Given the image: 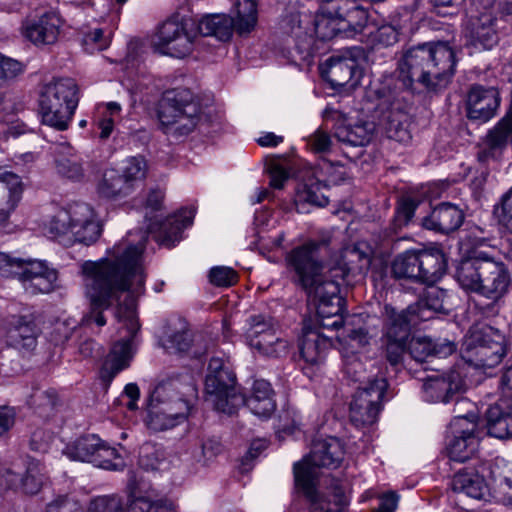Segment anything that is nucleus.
I'll use <instances>...</instances> for the list:
<instances>
[{
    "mask_svg": "<svg viewBox=\"0 0 512 512\" xmlns=\"http://www.w3.org/2000/svg\"><path fill=\"white\" fill-rule=\"evenodd\" d=\"M145 241L138 244L119 242L108 251L106 258L87 261L82 266L85 275L86 295L90 300V312L86 323L104 326L103 311L117 303L115 317L125 330L106 356L100 370V378L109 385L114 377L129 366L132 359V342L139 330L135 312V296L141 294L145 284L143 251Z\"/></svg>",
    "mask_w": 512,
    "mask_h": 512,
    "instance_id": "obj_1",
    "label": "nucleus"
},
{
    "mask_svg": "<svg viewBox=\"0 0 512 512\" xmlns=\"http://www.w3.org/2000/svg\"><path fill=\"white\" fill-rule=\"evenodd\" d=\"M317 244L307 242L291 250L286 257L288 268L295 274V282L305 291L309 301L316 306L318 324L321 328L331 329L340 342L352 347H362L368 343V333L363 327L354 328L356 316L343 317V299L339 295V284L327 279L321 272L315 252Z\"/></svg>",
    "mask_w": 512,
    "mask_h": 512,
    "instance_id": "obj_2",
    "label": "nucleus"
},
{
    "mask_svg": "<svg viewBox=\"0 0 512 512\" xmlns=\"http://www.w3.org/2000/svg\"><path fill=\"white\" fill-rule=\"evenodd\" d=\"M343 456L344 450L337 438L317 439L310 454L294 465L295 482L309 499L310 512H341L346 507V496L338 485L322 492L315 491L313 487L317 477L316 468L335 469L341 464Z\"/></svg>",
    "mask_w": 512,
    "mask_h": 512,
    "instance_id": "obj_3",
    "label": "nucleus"
},
{
    "mask_svg": "<svg viewBox=\"0 0 512 512\" xmlns=\"http://www.w3.org/2000/svg\"><path fill=\"white\" fill-rule=\"evenodd\" d=\"M455 66V51L448 43H425L404 53L399 62L398 79L407 89L419 83L429 90H437L450 82Z\"/></svg>",
    "mask_w": 512,
    "mask_h": 512,
    "instance_id": "obj_4",
    "label": "nucleus"
},
{
    "mask_svg": "<svg viewBox=\"0 0 512 512\" xmlns=\"http://www.w3.org/2000/svg\"><path fill=\"white\" fill-rule=\"evenodd\" d=\"M443 291L432 288L425 297L405 310L386 304L383 310L386 357L393 366L401 363L406 352L411 326L431 318V312L444 311Z\"/></svg>",
    "mask_w": 512,
    "mask_h": 512,
    "instance_id": "obj_5",
    "label": "nucleus"
},
{
    "mask_svg": "<svg viewBox=\"0 0 512 512\" xmlns=\"http://www.w3.org/2000/svg\"><path fill=\"white\" fill-rule=\"evenodd\" d=\"M182 384L178 379L159 383L150 395L146 424L153 431H165L183 423L189 414L187 397L194 396L196 389L187 376Z\"/></svg>",
    "mask_w": 512,
    "mask_h": 512,
    "instance_id": "obj_6",
    "label": "nucleus"
},
{
    "mask_svg": "<svg viewBox=\"0 0 512 512\" xmlns=\"http://www.w3.org/2000/svg\"><path fill=\"white\" fill-rule=\"evenodd\" d=\"M457 280L462 288L497 300L506 293L510 276L502 261L480 252L461 261L457 269Z\"/></svg>",
    "mask_w": 512,
    "mask_h": 512,
    "instance_id": "obj_7",
    "label": "nucleus"
},
{
    "mask_svg": "<svg viewBox=\"0 0 512 512\" xmlns=\"http://www.w3.org/2000/svg\"><path fill=\"white\" fill-rule=\"evenodd\" d=\"M368 22V11L357 0H324L314 20V31L321 40L337 35L354 37Z\"/></svg>",
    "mask_w": 512,
    "mask_h": 512,
    "instance_id": "obj_8",
    "label": "nucleus"
},
{
    "mask_svg": "<svg viewBox=\"0 0 512 512\" xmlns=\"http://www.w3.org/2000/svg\"><path fill=\"white\" fill-rule=\"evenodd\" d=\"M78 105L74 79L57 78L43 85L39 96L42 123L58 131L67 130Z\"/></svg>",
    "mask_w": 512,
    "mask_h": 512,
    "instance_id": "obj_9",
    "label": "nucleus"
},
{
    "mask_svg": "<svg viewBox=\"0 0 512 512\" xmlns=\"http://www.w3.org/2000/svg\"><path fill=\"white\" fill-rule=\"evenodd\" d=\"M158 118L166 134L182 137L199 123L201 108L189 89H173L165 92L161 99Z\"/></svg>",
    "mask_w": 512,
    "mask_h": 512,
    "instance_id": "obj_10",
    "label": "nucleus"
},
{
    "mask_svg": "<svg viewBox=\"0 0 512 512\" xmlns=\"http://www.w3.org/2000/svg\"><path fill=\"white\" fill-rule=\"evenodd\" d=\"M0 276L17 279L31 295L52 292L58 278L57 272L45 262L23 259L6 252H0Z\"/></svg>",
    "mask_w": 512,
    "mask_h": 512,
    "instance_id": "obj_11",
    "label": "nucleus"
},
{
    "mask_svg": "<svg viewBox=\"0 0 512 512\" xmlns=\"http://www.w3.org/2000/svg\"><path fill=\"white\" fill-rule=\"evenodd\" d=\"M197 29L188 18H170L164 21L152 38L155 52L174 58H184L194 48Z\"/></svg>",
    "mask_w": 512,
    "mask_h": 512,
    "instance_id": "obj_12",
    "label": "nucleus"
},
{
    "mask_svg": "<svg viewBox=\"0 0 512 512\" xmlns=\"http://www.w3.org/2000/svg\"><path fill=\"white\" fill-rule=\"evenodd\" d=\"M205 390L218 411L232 414L244 403V396L236 387L235 375L220 358H212L209 362Z\"/></svg>",
    "mask_w": 512,
    "mask_h": 512,
    "instance_id": "obj_13",
    "label": "nucleus"
},
{
    "mask_svg": "<svg viewBox=\"0 0 512 512\" xmlns=\"http://www.w3.org/2000/svg\"><path fill=\"white\" fill-rule=\"evenodd\" d=\"M388 383L384 378L368 380L355 392L350 403V420L356 427L374 424L382 408Z\"/></svg>",
    "mask_w": 512,
    "mask_h": 512,
    "instance_id": "obj_14",
    "label": "nucleus"
},
{
    "mask_svg": "<svg viewBox=\"0 0 512 512\" xmlns=\"http://www.w3.org/2000/svg\"><path fill=\"white\" fill-rule=\"evenodd\" d=\"M246 339L253 350L266 357H281L288 351V342L277 333V323L269 316H251Z\"/></svg>",
    "mask_w": 512,
    "mask_h": 512,
    "instance_id": "obj_15",
    "label": "nucleus"
},
{
    "mask_svg": "<svg viewBox=\"0 0 512 512\" xmlns=\"http://www.w3.org/2000/svg\"><path fill=\"white\" fill-rule=\"evenodd\" d=\"M305 22L308 23V17L304 15ZM304 20L300 13H292L283 18L281 28L290 39H287L288 54L287 58L291 63L304 68L313 64L315 50L313 47L314 39L308 33L307 28L303 27Z\"/></svg>",
    "mask_w": 512,
    "mask_h": 512,
    "instance_id": "obj_16",
    "label": "nucleus"
},
{
    "mask_svg": "<svg viewBox=\"0 0 512 512\" xmlns=\"http://www.w3.org/2000/svg\"><path fill=\"white\" fill-rule=\"evenodd\" d=\"M469 346H472V361L477 368H493L505 355L503 336L487 325L471 331Z\"/></svg>",
    "mask_w": 512,
    "mask_h": 512,
    "instance_id": "obj_17",
    "label": "nucleus"
},
{
    "mask_svg": "<svg viewBox=\"0 0 512 512\" xmlns=\"http://www.w3.org/2000/svg\"><path fill=\"white\" fill-rule=\"evenodd\" d=\"M477 424L467 417H456L449 426L446 451L450 460L465 462L478 450L479 440L476 436Z\"/></svg>",
    "mask_w": 512,
    "mask_h": 512,
    "instance_id": "obj_18",
    "label": "nucleus"
},
{
    "mask_svg": "<svg viewBox=\"0 0 512 512\" xmlns=\"http://www.w3.org/2000/svg\"><path fill=\"white\" fill-rule=\"evenodd\" d=\"M465 389V381L456 369L441 375L428 376L422 385L423 399L431 403H448L458 400Z\"/></svg>",
    "mask_w": 512,
    "mask_h": 512,
    "instance_id": "obj_19",
    "label": "nucleus"
},
{
    "mask_svg": "<svg viewBox=\"0 0 512 512\" xmlns=\"http://www.w3.org/2000/svg\"><path fill=\"white\" fill-rule=\"evenodd\" d=\"M479 10V15L473 17L469 26V38L476 48L491 49L498 41L495 29L494 10L496 0H472Z\"/></svg>",
    "mask_w": 512,
    "mask_h": 512,
    "instance_id": "obj_20",
    "label": "nucleus"
},
{
    "mask_svg": "<svg viewBox=\"0 0 512 512\" xmlns=\"http://www.w3.org/2000/svg\"><path fill=\"white\" fill-rule=\"evenodd\" d=\"M317 244L315 252L316 258L321 265L327 279L335 280L338 284L339 279H345L348 276H356L368 270L371 260L367 252L361 249L360 245L345 247L340 255L338 262L334 266L324 265L318 258V249L322 243L313 241Z\"/></svg>",
    "mask_w": 512,
    "mask_h": 512,
    "instance_id": "obj_21",
    "label": "nucleus"
},
{
    "mask_svg": "<svg viewBox=\"0 0 512 512\" xmlns=\"http://www.w3.org/2000/svg\"><path fill=\"white\" fill-rule=\"evenodd\" d=\"M41 314L37 312L13 316L6 331V342L19 351L31 352L41 334Z\"/></svg>",
    "mask_w": 512,
    "mask_h": 512,
    "instance_id": "obj_22",
    "label": "nucleus"
},
{
    "mask_svg": "<svg viewBox=\"0 0 512 512\" xmlns=\"http://www.w3.org/2000/svg\"><path fill=\"white\" fill-rule=\"evenodd\" d=\"M128 505L123 507L122 497L118 495H104L93 499L88 512H93L96 502L99 500L115 499L119 501V508L115 512H171L172 503L166 500H153L150 493L142 494L135 476H131L127 484Z\"/></svg>",
    "mask_w": 512,
    "mask_h": 512,
    "instance_id": "obj_23",
    "label": "nucleus"
},
{
    "mask_svg": "<svg viewBox=\"0 0 512 512\" xmlns=\"http://www.w3.org/2000/svg\"><path fill=\"white\" fill-rule=\"evenodd\" d=\"M323 78L332 88L354 89L362 77L357 61L351 56H332L322 68Z\"/></svg>",
    "mask_w": 512,
    "mask_h": 512,
    "instance_id": "obj_24",
    "label": "nucleus"
},
{
    "mask_svg": "<svg viewBox=\"0 0 512 512\" xmlns=\"http://www.w3.org/2000/svg\"><path fill=\"white\" fill-rule=\"evenodd\" d=\"M195 212L194 207L181 209L162 222H151L147 227L148 232L160 245L173 247L180 241L183 229L192 224Z\"/></svg>",
    "mask_w": 512,
    "mask_h": 512,
    "instance_id": "obj_25",
    "label": "nucleus"
},
{
    "mask_svg": "<svg viewBox=\"0 0 512 512\" xmlns=\"http://www.w3.org/2000/svg\"><path fill=\"white\" fill-rule=\"evenodd\" d=\"M488 470L485 463L465 467L457 471L451 481L454 492L463 493L473 499L481 500L489 496V485L484 472Z\"/></svg>",
    "mask_w": 512,
    "mask_h": 512,
    "instance_id": "obj_26",
    "label": "nucleus"
},
{
    "mask_svg": "<svg viewBox=\"0 0 512 512\" xmlns=\"http://www.w3.org/2000/svg\"><path fill=\"white\" fill-rule=\"evenodd\" d=\"M499 103V93L495 88L474 86L468 93L467 116L472 120L486 122L495 115Z\"/></svg>",
    "mask_w": 512,
    "mask_h": 512,
    "instance_id": "obj_27",
    "label": "nucleus"
},
{
    "mask_svg": "<svg viewBox=\"0 0 512 512\" xmlns=\"http://www.w3.org/2000/svg\"><path fill=\"white\" fill-rule=\"evenodd\" d=\"M54 165L58 175L63 178L80 181L85 175L84 162L76 149L67 141L55 144Z\"/></svg>",
    "mask_w": 512,
    "mask_h": 512,
    "instance_id": "obj_28",
    "label": "nucleus"
},
{
    "mask_svg": "<svg viewBox=\"0 0 512 512\" xmlns=\"http://www.w3.org/2000/svg\"><path fill=\"white\" fill-rule=\"evenodd\" d=\"M61 26L60 18L54 13H45L38 18L27 20L23 25L24 35L35 45H50L56 42Z\"/></svg>",
    "mask_w": 512,
    "mask_h": 512,
    "instance_id": "obj_29",
    "label": "nucleus"
},
{
    "mask_svg": "<svg viewBox=\"0 0 512 512\" xmlns=\"http://www.w3.org/2000/svg\"><path fill=\"white\" fill-rule=\"evenodd\" d=\"M74 228L71 241L84 244L95 242L101 233L99 222L92 207L86 203L73 204Z\"/></svg>",
    "mask_w": 512,
    "mask_h": 512,
    "instance_id": "obj_30",
    "label": "nucleus"
},
{
    "mask_svg": "<svg viewBox=\"0 0 512 512\" xmlns=\"http://www.w3.org/2000/svg\"><path fill=\"white\" fill-rule=\"evenodd\" d=\"M464 221L463 211L454 204L441 203L423 218L422 226L428 230L448 234L457 230Z\"/></svg>",
    "mask_w": 512,
    "mask_h": 512,
    "instance_id": "obj_31",
    "label": "nucleus"
},
{
    "mask_svg": "<svg viewBox=\"0 0 512 512\" xmlns=\"http://www.w3.org/2000/svg\"><path fill=\"white\" fill-rule=\"evenodd\" d=\"M486 428L490 436L498 439L512 438V400L500 399L486 413Z\"/></svg>",
    "mask_w": 512,
    "mask_h": 512,
    "instance_id": "obj_32",
    "label": "nucleus"
},
{
    "mask_svg": "<svg viewBox=\"0 0 512 512\" xmlns=\"http://www.w3.org/2000/svg\"><path fill=\"white\" fill-rule=\"evenodd\" d=\"M251 412L260 418H269L276 410L274 392L269 382L260 379L255 380L251 394L244 397V403Z\"/></svg>",
    "mask_w": 512,
    "mask_h": 512,
    "instance_id": "obj_33",
    "label": "nucleus"
},
{
    "mask_svg": "<svg viewBox=\"0 0 512 512\" xmlns=\"http://www.w3.org/2000/svg\"><path fill=\"white\" fill-rule=\"evenodd\" d=\"M421 282L434 284L445 273L447 261L443 251L437 247L418 251Z\"/></svg>",
    "mask_w": 512,
    "mask_h": 512,
    "instance_id": "obj_34",
    "label": "nucleus"
},
{
    "mask_svg": "<svg viewBox=\"0 0 512 512\" xmlns=\"http://www.w3.org/2000/svg\"><path fill=\"white\" fill-rule=\"evenodd\" d=\"M330 337L321 334L318 330L305 329L301 344L300 353L302 358L311 365L321 363L330 347Z\"/></svg>",
    "mask_w": 512,
    "mask_h": 512,
    "instance_id": "obj_35",
    "label": "nucleus"
},
{
    "mask_svg": "<svg viewBox=\"0 0 512 512\" xmlns=\"http://www.w3.org/2000/svg\"><path fill=\"white\" fill-rule=\"evenodd\" d=\"M374 130V123L369 121L340 124L335 130V137L338 141L351 146H364L370 142Z\"/></svg>",
    "mask_w": 512,
    "mask_h": 512,
    "instance_id": "obj_36",
    "label": "nucleus"
},
{
    "mask_svg": "<svg viewBox=\"0 0 512 512\" xmlns=\"http://www.w3.org/2000/svg\"><path fill=\"white\" fill-rule=\"evenodd\" d=\"M97 189L102 197L114 200L125 198L134 192L122 174L114 169L104 172Z\"/></svg>",
    "mask_w": 512,
    "mask_h": 512,
    "instance_id": "obj_37",
    "label": "nucleus"
},
{
    "mask_svg": "<svg viewBox=\"0 0 512 512\" xmlns=\"http://www.w3.org/2000/svg\"><path fill=\"white\" fill-rule=\"evenodd\" d=\"M198 31L204 36H214L221 41H227L235 31V25L232 18L226 14H212L200 20Z\"/></svg>",
    "mask_w": 512,
    "mask_h": 512,
    "instance_id": "obj_38",
    "label": "nucleus"
},
{
    "mask_svg": "<svg viewBox=\"0 0 512 512\" xmlns=\"http://www.w3.org/2000/svg\"><path fill=\"white\" fill-rule=\"evenodd\" d=\"M257 0H237L235 3V15L231 17L235 31L239 35L249 34L254 30L258 21Z\"/></svg>",
    "mask_w": 512,
    "mask_h": 512,
    "instance_id": "obj_39",
    "label": "nucleus"
},
{
    "mask_svg": "<svg viewBox=\"0 0 512 512\" xmlns=\"http://www.w3.org/2000/svg\"><path fill=\"white\" fill-rule=\"evenodd\" d=\"M74 228L73 204L68 208L60 209L45 225V231L49 237L54 239H61L67 237L71 242Z\"/></svg>",
    "mask_w": 512,
    "mask_h": 512,
    "instance_id": "obj_40",
    "label": "nucleus"
},
{
    "mask_svg": "<svg viewBox=\"0 0 512 512\" xmlns=\"http://www.w3.org/2000/svg\"><path fill=\"white\" fill-rule=\"evenodd\" d=\"M47 480L44 465L37 460H30L21 476L20 491L27 495H35L40 492Z\"/></svg>",
    "mask_w": 512,
    "mask_h": 512,
    "instance_id": "obj_41",
    "label": "nucleus"
},
{
    "mask_svg": "<svg viewBox=\"0 0 512 512\" xmlns=\"http://www.w3.org/2000/svg\"><path fill=\"white\" fill-rule=\"evenodd\" d=\"M392 272L396 278L421 282L418 251H406L395 258Z\"/></svg>",
    "mask_w": 512,
    "mask_h": 512,
    "instance_id": "obj_42",
    "label": "nucleus"
},
{
    "mask_svg": "<svg viewBox=\"0 0 512 512\" xmlns=\"http://www.w3.org/2000/svg\"><path fill=\"white\" fill-rule=\"evenodd\" d=\"M100 438L96 435L80 437L65 448V455L72 460L91 462L95 458Z\"/></svg>",
    "mask_w": 512,
    "mask_h": 512,
    "instance_id": "obj_43",
    "label": "nucleus"
},
{
    "mask_svg": "<svg viewBox=\"0 0 512 512\" xmlns=\"http://www.w3.org/2000/svg\"><path fill=\"white\" fill-rule=\"evenodd\" d=\"M386 133L392 140L407 143L411 139L408 115L393 108L387 117Z\"/></svg>",
    "mask_w": 512,
    "mask_h": 512,
    "instance_id": "obj_44",
    "label": "nucleus"
},
{
    "mask_svg": "<svg viewBox=\"0 0 512 512\" xmlns=\"http://www.w3.org/2000/svg\"><path fill=\"white\" fill-rule=\"evenodd\" d=\"M92 463L99 468L114 471L122 470L125 466L124 459L117 449L105 445L101 440Z\"/></svg>",
    "mask_w": 512,
    "mask_h": 512,
    "instance_id": "obj_45",
    "label": "nucleus"
},
{
    "mask_svg": "<svg viewBox=\"0 0 512 512\" xmlns=\"http://www.w3.org/2000/svg\"><path fill=\"white\" fill-rule=\"evenodd\" d=\"M294 203L298 212H305L306 205L324 207L328 198L319 192L318 186L301 185L296 191Z\"/></svg>",
    "mask_w": 512,
    "mask_h": 512,
    "instance_id": "obj_46",
    "label": "nucleus"
},
{
    "mask_svg": "<svg viewBox=\"0 0 512 512\" xmlns=\"http://www.w3.org/2000/svg\"><path fill=\"white\" fill-rule=\"evenodd\" d=\"M147 163L143 157L128 158L122 168V176L135 191L139 188L146 177Z\"/></svg>",
    "mask_w": 512,
    "mask_h": 512,
    "instance_id": "obj_47",
    "label": "nucleus"
},
{
    "mask_svg": "<svg viewBox=\"0 0 512 512\" xmlns=\"http://www.w3.org/2000/svg\"><path fill=\"white\" fill-rule=\"evenodd\" d=\"M489 470L495 485L512 500V463L496 459Z\"/></svg>",
    "mask_w": 512,
    "mask_h": 512,
    "instance_id": "obj_48",
    "label": "nucleus"
},
{
    "mask_svg": "<svg viewBox=\"0 0 512 512\" xmlns=\"http://www.w3.org/2000/svg\"><path fill=\"white\" fill-rule=\"evenodd\" d=\"M0 182H2L8 190L6 203L9 204L10 209H15L22 198L25 188L21 177L0 167Z\"/></svg>",
    "mask_w": 512,
    "mask_h": 512,
    "instance_id": "obj_49",
    "label": "nucleus"
},
{
    "mask_svg": "<svg viewBox=\"0 0 512 512\" xmlns=\"http://www.w3.org/2000/svg\"><path fill=\"white\" fill-rule=\"evenodd\" d=\"M419 204L420 201L411 196H404L400 199L394 217L396 229H400L410 223Z\"/></svg>",
    "mask_w": 512,
    "mask_h": 512,
    "instance_id": "obj_50",
    "label": "nucleus"
},
{
    "mask_svg": "<svg viewBox=\"0 0 512 512\" xmlns=\"http://www.w3.org/2000/svg\"><path fill=\"white\" fill-rule=\"evenodd\" d=\"M81 44L87 53L93 54L106 49L110 45V37L104 35L102 29L96 28L83 35Z\"/></svg>",
    "mask_w": 512,
    "mask_h": 512,
    "instance_id": "obj_51",
    "label": "nucleus"
},
{
    "mask_svg": "<svg viewBox=\"0 0 512 512\" xmlns=\"http://www.w3.org/2000/svg\"><path fill=\"white\" fill-rule=\"evenodd\" d=\"M495 213L499 224L512 234V187L501 196L498 206L495 207Z\"/></svg>",
    "mask_w": 512,
    "mask_h": 512,
    "instance_id": "obj_52",
    "label": "nucleus"
},
{
    "mask_svg": "<svg viewBox=\"0 0 512 512\" xmlns=\"http://www.w3.org/2000/svg\"><path fill=\"white\" fill-rule=\"evenodd\" d=\"M25 64L0 53V86L23 74Z\"/></svg>",
    "mask_w": 512,
    "mask_h": 512,
    "instance_id": "obj_53",
    "label": "nucleus"
},
{
    "mask_svg": "<svg viewBox=\"0 0 512 512\" xmlns=\"http://www.w3.org/2000/svg\"><path fill=\"white\" fill-rule=\"evenodd\" d=\"M209 281L217 287H230L238 281V274L231 267L215 266L210 269Z\"/></svg>",
    "mask_w": 512,
    "mask_h": 512,
    "instance_id": "obj_54",
    "label": "nucleus"
},
{
    "mask_svg": "<svg viewBox=\"0 0 512 512\" xmlns=\"http://www.w3.org/2000/svg\"><path fill=\"white\" fill-rule=\"evenodd\" d=\"M433 342L427 337L413 338L409 343V354L417 362H423L432 356Z\"/></svg>",
    "mask_w": 512,
    "mask_h": 512,
    "instance_id": "obj_55",
    "label": "nucleus"
},
{
    "mask_svg": "<svg viewBox=\"0 0 512 512\" xmlns=\"http://www.w3.org/2000/svg\"><path fill=\"white\" fill-rule=\"evenodd\" d=\"M222 452V444L217 439H207L202 442L194 457L203 466L208 465L217 455Z\"/></svg>",
    "mask_w": 512,
    "mask_h": 512,
    "instance_id": "obj_56",
    "label": "nucleus"
},
{
    "mask_svg": "<svg viewBox=\"0 0 512 512\" xmlns=\"http://www.w3.org/2000/svg\"><path fill=\"white\" fill-rule=\"evenodd\" d=\"M190 343V334L187 331H178L164 340L163 347L169 353H181L188 351Z\"/></svg>",
    "mask_w": 512,
    "mask_h": 512,
    "instance_id": "obj_57",
    "label": "nucleus"
},
{
    "mask_svg": "<svg viewBox=\"0 0 512 512\" xmlns=\"http://www.w3.org/2000/svg\"><path fill=\"white\" fill-rule=\"evenodd\" d=\"M57 393L54 389L36 390L31 396V402L40 412L52 410L57 403Z\"/></svg>",
    "mask_w": 512,
    "mask_h": 512,
    "instance_id": "obj_58",
    "label": "nucleus"
},
{
    "mask_svg": "<svg viewBox=\"0 0 512 512\" xmlns=\"http://www.w3.org/2000/svg\"><path fill=\"white\" fill-rule=\"evenodd\" d=\"M308 146L315 153L329 152L332 147V139L330 135L323 129H317L307 139Z\"/></svg>",
    "mask_w": 512,
    "mask_h": 512,
    "instance_id": "obj_59",
    "label": "nucleus"
},
{
    "mask_svg": "<svg viewBox=\"0 0 512 512\" xmlns=\"http://www.w3.org/2000/svg\"><path fill=\"white\" fill-rule=\"evenodd\" d=\"M47 512H82L78 501L67 495L58 496L47 505Z\"/></svg>",
    "mask_w": 512,
    "mask_h": 512,
    "instance_id": "obj_60",
    "label": "nucleus"
},
{
    "mask_svg": "<svg viewBox=\"0 0 512 512\" xmlns=\"http://www.w3.org/2000/svg\"><path fill=\"white\" fill-rule=\"evenodd\" d=\"M17 412L14 407L0 406V439H5L16 423Z\"/></svg>",
    "mask_w": 512,
    "mask_h": 512,
    "instance_id": "obj_61",
    "label": "nucleus"
},
{
    "mask_svg": "<svg viewBox=\"0 0 512 512\" xmlns=\"http://www.w3.org/2000/svg\"><path fill=\"white\" fill-rule=\"evenodd\" d=\"M344 372L352 381L364 384V365L357 357L351 356L345 359Z\"/></svg>",
    "mask_w": 512,
    "mask_h": 512,
    "instance_id": "obj_62",
    "label": "nucleus"
},
{
    "mask_svg": "<svg viewBox=\"0 0 512 512\" xmlns=\"http://www.w3.org/2000/svg\"><path fill=\"white\" fill-rule=\"evenodd\" d=\"M73 327H69L65 321H56L50 333V340L55 345L65 343L72 335Z\"/></svg>",
    "mask_w": 512,
    "mask_h": 512,
    "instance_id": "obj_63",
    "label": "nucleus"
},
{
    "mask_svg": "<svg viewBox=\"0 0 512 512\" xmlns=\"http://www.w3.org/2000/svg\"><path fill=\"white\" fill-rule=\"evenodd\" d=\"M21 476L12 468H3L0 471V485L5 486L7 489L20 490L21 489Z\"/></svg>",
    "mask_w": 512,
    "mask_h": 512,
    "instance_id": "obj_64",
    "label": "nucleus"
}]
</instances>
